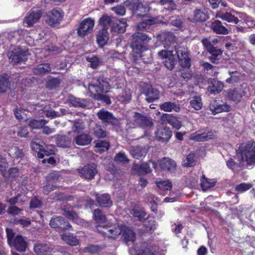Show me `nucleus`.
Wrapping results in <instances>:
<instances>
[{"label": "nucleus", "instance_id": "1", "mask_svg": "<svg viewBox=\"0 0 255 255\" xmlns=\"http://www.w3.org/2000/svg\"><path fill=\"white\" fill-rule=\"evenodd\" d=\"M110 89L108 79L103 75L94 77L88 86L89 92L94 98L96 97L97 95L108 93Z\"/></svg>", "mask_w": 255, "mask_h": 255}, {"label": "nucleus", "instance_id": "2", "mask_svg": "<svg viewBox=\"0 0 255 255\" xmlns=\"http://www.w3.org/2000/svg\"><path fill=\"white\" fill-rule=\"evenodd\" d=\"M130 46L133 52L137 54H141L143 52L147 50L148 44L152 39L151 37L140 32L133 34Z\"/></svg>", "mask_w": 255, "mask_h": 255}, {"label": "nucleus", "instance_id": "3", "mask_svg": "<svg viewBox=\"0 0 255 255\" xmlns=\"http://www.w3.org/2000/svg\"><path fill=\"white\" fill-rule=\"evenodd\" d=\"M242 159L245 161L247 165H255V141H248L241 144L238 150Z\"/></svg>", "mask_w": 255, "mask_h": 255}, {"label": "nucleus", "instance_id": "4", "mask_svg": "<svg viewBox=\"0 0 255 255\" xmlns=\"http://www.w3.org/2000/svg\"><path fill=\"white\" fill-rule=\"evenodd\" d=\"M201 42L208 53L210 54L211 56L209 57L210 61L215 64L219 63V56H221L223 51L218 46H214L211 41L207 38H204L202 39Z\"/></svg>", "mask_w": 255, "mask_h": 255}, {"label": "nucleus", "instance_id": "5", "mask_svg": "<svg viewBox=\"0 0 255 255\" xmlns=\"http://www.w3.org/2000/svg\"><path fill=\"white\" fill-rule=\"evenodd\" d=\"M129 124L130 127L132 128L139 127L142 128H150L153 125L149 118L138 112L134 113L133 116L129 121Z\"/></svg>", "mask_w": 255, "mask_h": 255}, {"label": "nucleus", "instance_id": "6", "mask_svg": "<svg viewBox=\"0 0 255 255\" xmlns=\"http://www.w3.org/2000/svg\"><path fill=\"white\" fill-rule=\"evenodd\" d=\"M64 12L62 10L56 8L48 11L44 16L46 23L52 26L58 25L63 18Z\"/></svg>", "mask_w": 255, "mask_h": 255}, {"label": "nucleus", "instance_id": "7", "mask_svg": "<svg viewBox=\"0 0 255 255\" xmlns=\"http://www.w3.org/2000/svg\"><path fill=\"white\" fill-rule=\"evenodd\" d=\"M80 176L85 179L90 181L93 179L98 173L97 165L95 163L87 164L77 169Z\"/></svg>", "mask_w": 255, "mask_h": 255}, {"label": "nucleus", "instance_id": "8", "mask_svg": "<svg viewBox=\"0 0 255 255\" xmlns=\"http://www.w3.org/2000/svg\"><path fill=\"white\" fill-rule=\"evenodd\" d=\"M50 226L59 233L64 232L72 228L69 222L63 217L60 216H55L51 218Z\"/></svg>", "mask_w": 255, "mask_h": 255}, {"label": "nucleus", "instance_id": "9", "mask_svg": "<svg viewBox=\"0 0 255 255\" xmlns=\"http://www.w3.org/2000/svg\"><path fill=\"white\" fill-rule=\"evenodd\" d=\"M43 10L35 7L31 8L27 13L23 19L24 24L27 27H32L35 23L38 22L42 17Z\"/></svg>", "mask_w": 255, "mask_h": 255}, {"label": "nucleus", "instance_id": "10", "mask_svg": "<svg viewBox=\"0 0 255 255\" xmlns=\"http://www.w3.org/2000/svg\"><path fill=\"white\" fill-rule=\"evenodd\" d=\"M158 55L164 60L163 63L169 70H172L177 64V56L173 54V51L161 50Z\"/></svg>", "mask_w": 255, "mask_h": 255}, {"label": "nucleus", "instance_id": "11", "mask_svg": "<svg viewBox=\"0 0 255 255\" xmlns=\"http://www.w3.org/2000/svg\"><path fill=\"white\" fill-rule=\"evenodd\" d=\"M95 20L93 19L90 17L84 19L77 29L78 36L80 37H84L91 33L93 30Z\"/></svg>", "mask_w": 255, "mask_h": 255}, {"label": "nucleus", "instance_id": "12", "mask_svg": "<svg viewBox=\"0 0 255 255\" xmlns=\"http://www.w3.org/2000/svg\"><path fill=\"white\" fill-rule=\"evenodd\" d=\"M156 250L155 244L149 241L140 243L135 249L136 255H155Z\"/></svg>", "mask_w": 255, "mask_h": 255}, {"label": "nucleus", "instance_id": "13", "mask_svg": "<svg viewBox=\"0 0 255 255\" xmlns=\"http://www.w3.org/2000/svg\"><path fill=\"white\" fill-rule=\"evenodd\" d=\"M44 142L41 141V144L36 141H32L30 146L32 150L35 152V155L38 158H43L44 156H49L54 154V150L49 149V146H43Z\"/></svg>", "mask_w": 255, "mask_h": 255}, {"label": "nucleus", "instance_id": "14", "mask_svg": "<svg viewBox=\"0 0 255 255\" xmlns=\"http://www.w3.org/2000/svg\"><path fill=\"white\" fill-rule=\"evenodd\" d=\"M215 133V131L212 130L207 131L205 129H202L192 133L190 138L198 142L206 141L214 139L216 136Z\"/></svg>", "mask_w": 255, "mask_h": 255}, {"label": "nucleus", "instance_id": "15", "mask_svg": "<svg viewBox=\"0 0 255 255\" xmlns=\"http://www.w3.org/2000/svg\"><path fill=\"white\" fill-rule=\"evenodd\" d=\"M97 116L98 119L106 125L117 126L119 125L118 119L115 117L112 113L107 110H100L97 113Z\"/></svg>", "mask_w": 255, "mask_h": 255}, {"label": "nucleus", "instance_id": "16", "mask_svg": "<svg viewBox=\"0 0 255 255\" xmlns=\"http://www.w3.org/2000/svg\"><path fill=\"white\" fill-rule=\"evenodd\" d=\"M7 153L14 164L20 163L25 157L23 149L15 146L10 147L8 149Z\"/></svg>", "mask_w": 255, "mask_h": 255}, {"label": "nucleus", "instance_id": "17", "mask_svg": "<svg viewBox=\"0 0 255 255\" xmlns=\"http://www.w3.org/2000/svg\"><path fill=\"white\" fill-rule=\"evenodd\" d=\"M27 51L18 47L8 53L11 62L13 64H17L24 60L23 57L27 55Z\"/></svg>", "mask_w": 255, "mask_h": 255}, {"label": "nucleus", "instance_id": "18", "mask_svg": "<svg viewBox=\"0 0 255 255\" xmlns=\"http://www.w3.org/2000/svg\"><path fill=\"white\" fill-rule=\"evenodd\" d=\"M158 39L164 45L165 47H169L176 42V37L175 34L169 31L164 30L157 35Z\"/></svg>", "mask_w": 255, "mask_h": 255}, {"label": "nucleus", "instance_id": "19", "mask_svg": "<svg viewBox=\"0 0 255 255\" xmlns=\"http://www.w3.org/2000/svg\"><path fill=\"white\" fill-rule=\"evenodd\" d=\"M245 95V92L241 88H234L229 89L227 91L228 98L236 104L240 102Z\"/></svg>", "mask_w": 255, "mask_h": 255}, {"label": "nucleus", "instance_id": "20", "mask_svg": "<svg viewBox=\"0 0 255 255\" xmlns=\"http://www.w3.org/2000/svg\"><path fill=\"white\" fill-rule=\"evenodd\" d=\"M62 214L66 218L69 220H71L73 222L78 223L80 218L77 213L73 211V207L69 205H63L61 207Z\"/></svg>", "mask_w": 255, "mask_h": 255}, {"label": "nucleus", "instance_id": "21", "mask_svg": "<svg viewBox=\"0 0 255 255\" xmlns=\"http://www.w3.org/2000/svg\"><path fill=\"white\" fill-rule=\"evenodd\" d=\"M152 164V167L155 168L156 163L154 162L149 161L148 162H144L139 164H134L132 167V170L138 175L149 173L151 172L150 164Z\"/></svg>", "mask_w": 255, "mask_h": 255}, {"label": "nucleus", "instance_id": "22", "mask_svg": "<svg viewBox=\"0 0 255 255\" xmlns=\"http://www.w3.org/2000/svg\"><path fill=\"white\" fill-rule=\"evenodd\" d=\"M210 109L212 112L213 115L220 114L222 112H228L230 111L231 107L226 103L220 104L214 101L210 104Z\"/></svg>", "mask_w": 255, "mask_h": 255}, {"label": "nucleus", "instance_id": "23", "mask_svg": "<svg viewBox=\"0 0 255 255\" xmlns=\"http://www.w3.org/2000/svg\"><path fill=\"white\" fill-rule=\"evenodd\" d=\"M9 245L20 252H25L27 247V242L21 235L16 236L14 239Z\"/></svg>", "mask_w": 255, "mask_h": 255}, {"label": "nucleus", "instance_id": "24", "mask_svg": "<svg viewBox=\"0 0 255 255\" xmlns=\"http://www.w3.org/2000/svg\"><path fill=\"white\" fill-rule=\"evenodd\" d=\"M236 13L231 12H223L222 10L218 11L216 12V17L222 19L228 22H231L235 24H237L240 20L238 17L235 16Z\"/></svg>", "mask_w": 255, "mask_h": 255}, {"label": "nucleus", "instance_id": "25", "mask_svg": "<svg viewBox=\"0 0 255 255\" xmlns=\"http://www.w3.org/2000/svg\"><path fill=\"white\" fill-rule=\"evenodd\" d=\"M176 53L180 65L183 68H189L191 65V60L189 57V53L185 50H178Z\"/></svg>", "mask_w": 255, "mask_h": 255}, {"label": "nucleus", "instance_id": "26", "mask_svg": "<svg viewBox=\"0 0 255 255\" xmlns=\"http://www.w3.org/2000/svg\"><path fill=\"white\" fill-rule=\"evenodd\" d=\"M130 5L133 11L139 16H144L148 11L147 7L143 5L141 0H132Z\"/></svg>", "mask_w": 255, "mask_h": 255}, {"label": "nucleus", "instance_id": "27", "mask_svg": "<svg viewBox=\"0 0 255 255\" xmlns=\"http://www.w3.org/2000/svg\"><path fill=\"white\" fill-rule=\"evenodd\" d=\"M96 201L99 205L102 208H110L113 205V201L111 200V196L108 193L103 194H97Z\"/></svg>", "mask_w": 255, "mask_h": 255}, {"label": "nucleus", "instance_id": "28", "mask_svg": "<svg viewBox=\"0 0 255 255\" xmlns=\"http://www.w3.org/2000/svg\"><path fill=\"white\" fill-rule=\"evenodd\" d=\"M209 18L208 14L205 10L196 9L193 11V17L189 19L191 22L202 23L206 21Z\"/></svg>", "mask_w": 255, "mask_h": 255}, {"label": "nucleus", "instance_id": "29", "mask_svg": "<svg viewBox=\"0 0 255 255\" xmlns=\"http://www.w3.org/2000/svg\"><path fill=\"white\" fill-rule=\"evenodd\" d=\"M53 250V248L47 244L39 243L34 246V251L37 255H52Z\"/></svg>", "mask_w": 255, "mask_h": 255}, {"label": "nucleus", "instance_id": "30", "mask_svg": "<svg viewBox=\"0 0 255 255\" xmlns=\"http://www.w3.org/2000/svg\"><path fill=\"white\" fill-rule=\"evenodd\" d=\"M161 119L163 122L169 124L175 129H179L182 126L181 122L176 117L173 116L172 115L164 114L161 117Z\"/></svg>", "mask_w": 255, "mask_h": 255}, {"label": "nucleus", "instance_id": "31", "mask_svg": "<svg viewBox=\"0 0 255 255\" xmlns=\"http://www.w3.org/2000/svg\"><path fill=\"white\" fill-rule=\"evenodd\" d=\"M172 135V131L167 128L158 129L157 131L156 132V136L158 140L163 142H168Z\"/></svg>", "mask_w": 255, "mask_h": 255}, {"label": "nucleus", "instance_id": "32", "mask_svg": "<svg viewBox=\"0 0 255 255\" xmlns=\"http://www.w3.org/2000/svg\"><path fill=\"white\" fill-rule=\"evenodd\" d=\"M111 25L112 31L117 33H123L126 32V28L128 26L126 20L123 18L121 19H116Z\"/></svg>", "mask_w": 255, "mask_h": 255}, {"label": "nucleus", "instance_id": "33", "mask_svg": "<svg viewBox=\"0 0 255 255\" xmlns=\"http://www.w3.org/2000/svg\"><path fill=\"white\" fill-rule=\"evenodd\" d=\"M210 28L216 34L226 35L229 33L228 28L223 25L221 21L218 20L212 22Z\"/></svg>", "mask_w": 255, "mask_h": 255}, {"label": "nucleus", "instance_id": "34", "mask_svg": "<svg viewBox=\"0 0 255 255\" xmlns=\"http://www.w3.org/2000/svg\"><path fill=\"white\" fill-rule=\"evenodd\" d=\"M92 136L89 134L82 133L77 135L74 138L75 143L80 146H85L90 144L92 141Z\"/></svg>", "mask_w": 255, "mask_h": 255}, {"label": "nucleus", "instance_id": "35", "mask_svg": "<svg viewBox=\"0 0 255 255\" xmlns=\"http://www.w3.org/2000/svg\"><path fill=\"white\" fill-rule=\"evenodd\" d=\"M146 101L150 103L159 99V92L156 89L150 86L144 93Z\"/></svg>", "mask_w": 255, "mask_h": 255}, {"label": "nucleus", "instance_id": "36", "mask_svg": "<svg viewBox=\"0 0 255 255\" xmlns=\"http://www.w3.org/2000/svg\"><path fill=\"white\" fill-rule=\"evenodd\" d=\"M159 165L161 169L168 171L174 170L176 168V162L170 158L164 157L159 162Z\"/></svg>", "mask_w": 255, "mask_h": 255}, {"label": "nucleus", "instance_id": "37", "mask_svg": "<svg viewBox=\"0 0 255 255\" xmlns=\"http://www.w3.org/2000/svg\"><path fill=\"white\" fill-rule=\"evenodd\" d=\"M71 142V138L66 135H58L56 138L57 145L62 148L70 147Z\"/></svg>", "mask_w": 255, "mask_h": 255}, {"label": "nucleus", "instance_id": "38", "mask_svg": "<svg viewBox=\"0 0 255 255\" xmlns=\"http://www.w3.org/2000/svg\"><path fill=\"white\" fill-rule=\"evenodd\" d=\"M160 108L161 110L167 112H171L172 111L179 112L180 111L179 105L176 104L175 102H171L163 103L160 105Z\"/></svg>", "mask_w": 255, "mask_h": 255}, {"label": "nucleus", "instance_id": "39", "mask_svg": "<svg viewBox=\"0 0 255 255\" xmlns=\"http://www.w3.org/2000/svg\"><path fill=\"white\" fill-rule=\"evenodd\" d=\"M124 241L128 244L129 242H133L135 240V233L128 227L125 228L122 234Z\"/></svg>", "mask_w": 255, "mask_h": 255}, {"label": "nucleus", "instance_id": "40", "mask_svg": "<svg viewBox=\"0 0 255 255\" xmlns=\"http://www.w3.org/2000/svg\"><path fill=\"white\" fill-rule=\"evenodd\" d=\"M109 39V33L106 29H102L99 30L98 34L97 36V43L100 46L105 45Z\"/></svg>", "mask_w": 255, "mask_h": 255}, {"label": "nucleus", "instance_id": "41", "mask_svg": "<svg viewBox=\"0 0 255 255\" xmlns=\"http://www.w3.org/2000/svg\"><path fill=\"white\" fill-rule=\"evenodd\" d=\"M51 71V67L49 63H41L33 68L32 71L35 75H42L48 73Z\"/></svg>", "mask_w": 255, "mask_h": 255}, {"label": "nucleus", "instance_id": "42", "mask_svg": "<svg viewBox=\"0 0 255 255\" xmlns=\"http://www.w3.org/2000/svg\"><path fill=\"white\" fill-rule=\"evenodd\" d=\"M216 182L217 180L216 179L207 178L204 175H203L201 179V187L203 191H206L214 187Z\"/></svg>", "mask_w": 255, "mask_h": 255}, {"label": "nucleus", "instance_id": "43", "mask_svg": "<svg viewBox=\"0 0 255 255\" xmlns=\"http://www.w3.org/2000/svg\"><path fill=\"white\" fill-rule=\"evenodd\" d=\"M224 86V83L222 82L214 80L212 85L209 86L208 90L211 94L216 95L222 91Z\"/></svg>", "mask_w": 255, "mask_h": 255}, {"label": "nucleus", "instance_id": "44", "mask_svg": "<svg viewBox=\"0 0 255 255\" xmlns=\"http://www.w3.org/2000/svg\"><path fill=\"white\" fill-rule=\"evenodd\" d=\"M85 100L76 98L72 95H69L67 99V103L75 107L85 108Z\"/></svg>", "mask_w": 255, "mask_h": 255}, {"label": "nucleus", "instance_id": "45", "mask_svg": "<svg viewBox=\"0 0 255 255\" xmlns=\"http://www.w3.org/2000/svg\"><path fill=\"white\" fill-rule=\"evenodd\" d=\"M115 20V18L105 14L100 18L99 24L104 27L103 29H107L110 26L113 25Z\"/></svg>", "mask_w": 255, "mask_h": 255}, {"label": "nucleus", "instance_id": "46", "mask_svg": "<svg viewBox=\"0 0 255 255\" xmlns=\"http://www.w3.org/2000/svg\"><path fill=\"white\" fill-rule=\"evenodd\" d=\"M93 134L98 138H104L107 136L108 132L101 125L96 124L93 128Z\"/></svg>", "mask_w": 255, "mask_h": 255}, {"label": "nucleus", "instance_id": "47", "mask_svg": "<svg viewBox=\"0 0 255 255\" xmlns=\"http://www.w3.org/2000/svg\"><path fill=\"white\" fill-rule=\"evenodd\" d=\"M93 219L97 223H104L107 221V217L103 212L99 209H95L93 211Z\"/></svg>", "mask_w": 255, "mask_h": 255}, {"label": "nucleus", "instance_id": "48", "mask_svg": "<svg viewBox=\"0 0 255 255\" xmlns=\"http://www.w3.org/2000/svg\"><path fill=\"white\" fill-rule=\"evenodd\" d=\"M95 147L99 149L98 151L100 153H102L109 150L110 147L109 142L106 140H98L95 141Z\"/></svg>", "mask_w": 255, "mask_h": 255}, {"label": "nucleus", "instance_id": "49", "mask_svg": "<svg viewBox=\"0 0 255 255\" xmlns=\"http://www.w3.org/2000/svg\"><path fill=\"white\" fill-rule=\"evenodd\" d=\"M9 86V81L7 75L0 76V94L6 92Z\"/></svg>", "mask_w": 255, "mask_h": 255}, {"label": "nucleus", "instance_id": "50", "mask_svg": "<svg viewBox=\"0 0 255 255\" xmlns=\"http://www.w3.org/2000/svg\"><path fill=\"white\" fill-rule=\"evenodd\" d=\"M60 84V80L58 78H51L48 80L46 83V88L49 90H53Z\"/></svg>", "mask_w": 255, "mask_h": 255}, {"label": "nucleus", "instance_id": "51", "mask_svg": "<svg viewBox=\"0 0 255 255\" xmlns=\"http://www.w3.org/2000/svg\"><path fill=\"white\" fill-rule=\"evenodd\" d=\"M62 238L67 244L71 246H76L79 244L78 240L73 235H63Z\"/></svg>", "mask_w": 255, "mask_h": 255}, {"label": "nucleus", "instance_id": "52", "mask_svg": "<svg viewBox=\"0 0 255 255\" xmlns=\"http://www.w3.org/2000/svg\"><path fill=\"white\" fill-rule=\"evenodd\" d=\"M190 104L191 107L196 110L201 109L203 106L201 98L199 96H195L193 99L190 101Z\"/></svg>", "mask_w": 255, "mask_h": 255}, {"label": "nucleus", "instance_id": "53", "mask_svg": "<svg viewBox=\"0 0 255 255\" xmlns=\"http://www.w3.org/2000/svg\"><path fill=\"white\" fill-rule=\"evenodd\" d=\"M155 20L153 18H147L145 17L142 21L138 24V28L139 29H146L148 26L154 24Z\"/></svg>", "mask_w": 255, "mask_h": 255}, {"label": "nucleus", "instance_id": "54", "mask_svg": "<svg viewBox=\"0 0 255 255\" xmlns=\"http://www.w3.org/2000/svg\"><path fill=\"white\" fill-rule=\"evenodd\" d=\"M131 214L134 217L137 218L139 221H143L146 215V212L143 210L135 209L132 210Z\"/></svg>", "mask_w": 255, "mask_h": 255}, {"label": "nucleus", "instance_id": "55", "mask_svg": "<svg viewBox=\"0 0 255 255\" xmlns=\"http://www.w3.org/2000/svg\"><path fill=\"white\" fill-rule=\"evenodd\" d=\"M156 226L157 223L153 219H147V221L145 222L144 227L147 232L154 231L156 229Z\"/></svg>", "mask_w": 255, "mask_h": 255}, {"label": "nucleus", "instance_id": "56", "mask_svg": "<svg viewBox=\"0 0 255 255\" xmlns=\"http://www.w3.org/2000/svg\"><path fill=\"white\" fill-rule=\"evenodd\" d=\"M45 124V121L44 120H32L30 121L29 125L32 128L39 129L42 128Z\"/></svg>", "mask_w": 255, "mask_h": 255}, {"label": "nucleus", "instance_id": "57", "mask_svg": "<svg viewBox=\"0 0 255 255\" xmlns=\"http://www.w3.org/2000/svg\"><path fill=\"white\" fill-rule=\"evenodd\" d=\"M230 77L226 80V83L228 84H234L237 83L240 80V77L238 71L229 72Z\"/></svg>", "mask_w": 255, "mask_h": 255}, {"label": "nucleus", "instance_id": "58", "mask_svg": "<svg viewBox=\"0 0 255 255\" xmlns=\"http://www.w3.org/2000/svg\"><path fill=\"white\" fill-rule=\"evenodd\" d=\"M108 238H115L122 233V230L119 227H110L109 230Z\"/></svg>", "mask_w": 255, "mask_h": 255}, {"label": "nucleus", "instance_id": "59", "mask_svg": "<svg viewBox=\"0 0 255 255\" xmlns=\"http://www.w3.org/2000/svg\"><path fill=\"white\" fill-rule=\"evenodd\" d=\"M253 186L251 183H242L236 185L235 190L239 192H244L250 189Z\"/></svg>", "mask_w": 255, "mask_h": 255}, {"label": "nucleus", "instance_id": "60", "mask_svg": "<svg viewBox=\"0 0 255 255\" xmlns=\"http://www.w3.org/2000/svg\"><path fill=\"white\" fill-rule=\"evenodd\" d=\"M110 228V227L108 225L103 226L98 225L96 226L95 230L103 237H108L109 232L107 231H109Z\"/></svg>", "mask_w": 255, "mask_h": 255}, {"label": "nucleus", "instance_id": "61", "mask_svg": "<svg viewBox=\"0 0 255 255\" xmlns=\"http://www.w3.org/2000/svg\"><path fill=\"white\" fill-rule=\"evenodd\" d=\"M156 184L159 188L164 190H170L172 187V183L166 180L158 182Z\"/></svg>", "mask_w": 255, "mask_h": 255}, {"label": "nucleus", "instance_id": "62", "mask_svg": "<svg viewBox=\"0 0 255 255\" xmlns=\"http://www.w3.org/2000/svg\"><path fill=\"white\" fill-rule=\"evenodd\" d=\"M84 251L90 253H98L101 251V248L98 245H89L85 248Z\"/></svg>", "mask_w": 255, "mask_h": 255}, {"label": "nucleus", "instance_id": "63", "mask_svg": "<svg viewBox=\"0 0 255 255\" xmlns=\"http://www.w3.org/2000/svg\"><path fill=\"white\" fill-rule=\"evenodd\" d=\"M195 154L189 153L186 157V162L184 161V166L186 167H192L195 164Z\"/></svg>", "mask_w": 255, "mask_h": 255}, {"label": "nucleus", "instance_id": "64", "mask_svg": "<svg viewBox=\"0 0 255 255\" xmlns=\"http://www.w3.org/2000/svg\"><path fill=\"white\" fill-rule=\"evenodd\" d=\"M114 160L115 162L119 163H125L129 161L124 152L117 153L115 156Z\"/></svg>", "mask_w": 255, "mask_h": 255}]
</instances>
